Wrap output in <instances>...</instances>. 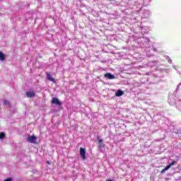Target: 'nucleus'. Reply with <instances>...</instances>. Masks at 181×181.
Here are the masks:
<instances>
[{
	"instance_id": "nucleus-1",
	"label": "nucleus",
	"mask_w": 181,
	"mask_h": 181,
	"mask_svg": "<svg viewBox=\"0 0 181 181\" xmlns=\"http://www.w3.org/2000/svg\"><path fill=\"white\" fill-rule=\"evenodd\" d=\"M36 136L32 135L28 137L27 141L30 144H36Z\"/></svg>"
},
{
	"instance_id": "nucleus-2",
	"label": "nucleus",
	"mask_w": 181,
	"mask_h": 181,
	"mask_svg": "<svg viewBox=\"0 0 181 181\" xmlns=\"http://www.w3.org/2000/svg\"><path fill=\"white\" fill-rule=\"evenodd\" d=\"M80 155L83 159V160H86V149H84L83 147L80 148Z\"/></svg>"
},
{
	"instance_id": "nucleus-3",
	"label": "nucleus",
	"mask_w": 181,
	"mask_h": 181,
	"mask_svg": "<svg viewBox=\"0 0 181 181\" xmlns=\"http://www.w3.org/2000/svg\"><path fill=\"white\" fill-rule=\"evenodd\" d=\"M47 78L49 80V81H52V83H56V80L53 77H52V75L50 74V72H47Z\"/></svg>"
},
{
	"instance_id": "nucleus-4",
	"label": "nucleus",
	"mask_w": 181,
	"mask_h": 181,
	"mask_svg": "<svg viewBox=\"0 0 181 181\" xmlns=\"http://www.w3.org/2000/svg\"><path fill=\"white\" fill-rule=\"evenodd\" d=\"M52 104H55L56 105H62V103L57 98H53L52 100Z\"/></svg>"
},
{
	"instance_id": "nucleus-5",
	"label": "nucleus",
	"mask_w": 181,
	"mask_h": 181,
	"mask_svg": "<svg viewBox=\"0 0 181 181\" xmlns=\"http://www.w3.org/2000/svg\"><path fill=\"white\" fill-rule=\"evenodd\" d=\"M105 78H108L109 80H114L115 78V76L111 74V73H107L105 74Z\"/></svg>"
},
{
	"instance_id": "nucleus-6",
	"label": "nucleus",
	"mask_w": 181,
	"mask_h": 181,
	"mask_svg": "<svg viewBox=\"0 0 181 181\" xmlns=\"http://www.w3.org/2000/svg\"><path fill=\"white\" fill-rule=\"evenodd\" d=\"M26 95L28 98H33V97H36V93L35 92H26Z\"/></svg>"
},
{
	"instance_id": "nucleus-7",
	"label": "nucleus",
	"mask_w": 181,
	"mask_h": 181,
	"mask_svg": "<svg viewBox=\"0 0 181 181\" xmlns=\"http://www.w3.org/2000/svg\"><path fill=\"white\" fill-rule=\"evenodd\" d=\"M98 144L99 145V148H105V144L103 143V139H99L98 141Z\"/></svg>"
},
{
	"instance_id": "nucleus-8",
	"label": "nucleus",
	"mask_w": 181,
	"mask_h": 181,
	"mask_svg": "<svg viewBox=\"0 0 181 181\" xmlns=\"http://www.w3.org/2000/svg\"><path fill=\"white\" fill-rule=\"evenodd\" d=\"M116 97H121V95H124V91L121 90H118L115 93Z\"/></svg>"
},
{
	"instance_id": "nucleus-9",
	"label": "nucleus",
	"mask_w": 181,
	"mask_h": 181,
	"mask_svg": "<svg viewBox=\"0 0 181 181\" xmlns=\"http://www.w3.org/2000/svg\"><path fill=\"white\" fill-rule=\"evenodd\" d=\"M0 60L1 62L5 61V54L0 51Z\"/></svg>"
},
{
	"instance_id": "nucleus-10",
	"label": "nucleus",
	"mask_w": 181,
	"mask_h": 181,
	"mask_svg": "<svg viewBox=\"0 0 181 181\" xmlns=\"http://www.w3.org/2000/svg\"><path fill=\"white\" fill-rule=\"evenodd\" d=\"M6 136L5 132H0V139H4Z\"/></svg>"
},
{
	"instance_id": "nucleus-11",
	"label": "nucleus",
	"mask_w": 181,
	"mask_h": 181,
	"mask_svg": "<svg viewBox=\"0 0 181 181\" xmlns=\"http://www.w3.org/2000/svg\"><path fill=\"white\" fill-rule=\"evenodd\" d=\"M170 164L168 165H167L165 168H164V170H168V169H170Z\"/></svg>"
},
{
	"instance_id": "nucleus-12",
	"label": "nucleus",
	"mask_w": 181,
	"mask_h": 181,
	"mask_svg": "<svg viewBox=\"0 0 181 181\" xmlns=\"http://www.w3.org/2000/svg\"><path fill=\"white\" fill-rule=\"evenodd\" d=\"M4 181H12V178L8 177V178L4 180Z\"/></svg>"
},
{
	"instance_id": "nucleus-13",
	"label": "nucleus",
	"mask_w": 181,
	"mask_h": 181,
	"mask_svg": "<svg viewBox=\"0 0 181 181\" xmlns=\"http://www.w3.org/2000/svg\"><path fill=\"white\" fill-rule=\"evenodd\" d=\"M175 162L173 161L172 163H170V167L173 166V165H175Z\"/></svg>"
},
{
	"instance_id": "nucleus-14",
	"label": "nucleus",
	"mask_w": 181,
	"mask_h": 181,
	"mask_svg": "<svg viewBox=\"0 0 181 181\" xmlns=\"http://www.w3.org/2000/svg\"><path fill=\"white\" fill-rule=\"evenodd\" d=\"M4 104H8V100H4Z\"/></svg>"
},
{
	"instance_id": "nucleus-15",
	"label": "nucleus",
	"mask_w": 181,
	"mask_h": 181,
	"mask_svg": "<svg viewBox=\"0 0 181 181\" xmlns=\"http://www.w3.org/2000/svg\"><path fill=\"white\" fill-rule=\"evenodd\" d=\"M163 172H166V170H164V169H163L161 173H163Z\"/></svg>"
},
{
	"instance_id": "nucleus-16",
	"label": "nucleus",
	"mask_w": 181,
	"mask_h": 181,
	"mask_svg": "<svg viewBox=\"0 0 181 181\" xmlns=\"http://www.w3.org/2000/svg\"><path fill=\"white\" fill-rule=\"evenodd\" d=\"M47 163H48V165H50V161H47Z\"/></svg>"
},
{
	"instance_id": "nucleus-17",
	"label": "nucleus",
	"mask_w": 181,
	"mask_h": 181,
	"mask_svg": "<svg viewBox=\"0 0 181 181\" xmlns=\"http://www.w3.org/2000/svg\"><path fill=\"white\" fill-rule=\"evenodd\" d=\"M106 181H112V180H108V179H107V180H106Z\"/></svg>"
}]
</instances>
